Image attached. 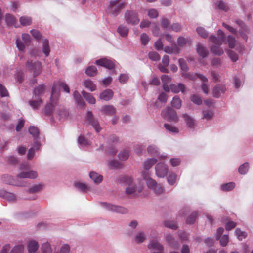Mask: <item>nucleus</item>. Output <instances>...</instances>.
<instances>
[{
	"label": "nucleus",
	"instance_id": "1",
	"mask_svg": "<svg viewBox=\"0 0 253 253\" xmlns=\"http://www.w3.org/2000/svg\"><path fill=\"white\" fill-rule=\"evenodd\" d=\"M217 35V37L213 35H211L209 37L210 42L214 44V45L210 47V49L213 54L218 56H221L224 53V51L220 46L224 42L225 34L221 30H218Z\"/></svg>",
	"mask_w": 253,
	"mask_h": 253
},
{
	"label": "nucleus",
	"instance_id": "2",
	"mask_svg": "<svg viewBox=\"0 0 253 253\" xmlns=\"http://www.w3.org/2000/svg\"><path fill=\"white\" fill-rule=\"evenodd\" d=\"M59 98V92L56 91V85H54L52 87L50 100L49 103L45 107L44 113L45 115H50L54 108L57 104Z\"/></svg>",
	"mask_w": 253,
	"mask_h": 253
},
{
	"label": "nucleus",
	"instance_id": "3",
	"mask_svg": "<svg viewBox=\"0 0 253 253\" xmlns=\"http://www.w3.org/2000/svg\"><path fill=\"white\" fill-rule=\"evenodd\" d=\"M161 116L169 122H177L178 117L176 112L170 107H167L161 112Z\"/></svg>",
	"mask_w": 253,
	"mask_h": 253
},
{
	"label": "nucleus",
	"instance_id": "4",
	"mask_svg": "<svg viewBox=\"0 0 253 253\" xmlns=\"http://www.w3.org/2000/svg\"><path fill=\"white\" fill-rule=\"evenodd\" d=\"M26 67L29 71L33 73L34 77L38 76L42 69V64L40 62H33L31 60H28L26 62Z\"/></svg>",
	"mask_w": 253,
	"mask_h": 253
},
{
	"label": "nucleus",
	"instance_id": "5",
	"mask_svg": "<svg viewBox=\"0 0 253 253\" xmlns=\"http://www.w3.org/2000/svg\"><path fill=\"white\" fill-rule=\"evenodd\" d=\"M120 0H115L110 1L109 10L112 14L117 15L121 10L124 8V4L120 3Z\"/></svg>",
	"mask_w": 253,
	"mask_h": 253
},
{
	"label": "nucleus",
	"instance_id": "6",
	"mask_svg": "<svg viewBox=\"0 0 253 253\" xmlns=\"http://www.w3.org/2000/svg\"><path fill=\"white\" fill-rule=\"evenodd\" d=\"M126 22L128 24H137L139 22L137 13L134 11H126L125 14Z\"/></svg>",
	"mask_w": 253,
	"mask_h": 253
},
{
	"label": "nucleus",
	"instance_id": "7",
	"mask_svg": "<svg viewBox=\"0 0 253 253\" xmlns=\"http://www.w3.org/2000/svg\"><path fill=\"white\" fill-rule=\"evenodd\" d=\"M168 167L164 163H158L155 166L156 175L160 178L164 177L168 173Z\"/></svg>",
	"mask_w": 253,
	"mask_h": 253
},
{
	"label": "nucleus",
	"instance_id": "8",
	"mask_svg": "<svg viewBox=\"0 0 253 253\" xmlns=\"http://www.w3.org/2000/svg\"><path fill=\"white\" fill-rule=\"evenodd\" d=\"M195 76L199 78L202 81L201 86V89L205 94H208L209 90V85L207 83L208 81V78L202 74H196L194 76L191 75V80L194 79Z\"/></svg>",
	"mask_w": 253,
	"mask_h": 253
},
{
	"label": "nucleus",
	"instance_id": "9",
	"mask_svg": "<svg viewBox=\"0 0 253 253\" xmlns=\"http://www.w3.org/2000/svg\"><path fill=\"white\" fill-rule=\"evenodd\" d=\"M85 122L88 124L92 125L96 132H98L101 130V127L98 122L93 117V115L91 111H89L87 112Z\"/></svg>",
	"mask_w": 253,
	"mask_h": 253
},
{
	"label": "nucleus",
	"instance_id": "10",
	"mask_svg": "<svg viewBox=\"0 0 253 253\" xmlns=\"http://www.w3.org/2000/svg\"><path fill=\"white\" fill-rule=\"evenodd\" d=\"M121 181L128 185L126 189V192L127 194H132L137 190L136 186L132 184V179L131 177L128 176H123L121 178Z\"/></svg>",
	"mask_w": 253,
	"mask_h": 253
},
{
	"label": "nucleus",
	"instance_id": "11",
	"mask_svg": "<svg viewBox=\"0 0 253 253\" xmlns=\"http://www.w3.org/2000/svg\"><path fill=\"white\" fill-rule=\"evenodd\" d=\"M103 205L111 211L120 213H126L128 212L127 209L121 206H116L107 203H103Z\"/></svg>",
	"mask_w": 253,
	"mask_h": 253
},
{
	"label": "nucleus",
	"instance_id": "12",
	"mask_svg": "<svg viewBox=\"0 0 253 253\" xmlns=\"http://www.w3.org/2000/svg\"><path fill=\"white\" fill-rule=\"evenodd\" d=\"M95 64L109 69H113L115 67L113 61L106 58L97 60L95 61Z\"/></svg>",
	"mask_w": 253,
	"mask_h": 253
},
{
	"label": "nucleus",
	"instance_id": "13",
	"mask_svg": "<svg viewBox=\"0 0 253 253\" xmlns=\"http://www.w3.org/2000/svg\"><path fill=\"white\" fill-rule=\"evenodd\" d=\"M226 90L225 85L218 84L215 85L212 89L213 96L215 98H219L221 94L224 93Z\"/></svg>",
	"mask_w": 253,
	"mask_h": 253
},
{
	"label": "nucleus",
	"instance_id": "14",
	"mask_svg": "<svg viewBox=\"0 0 253 253\" xmlns=\"http://www.w3.org/2000/svg\"><path fill=\"white\" fill-rule=\"evenodd\" d=\"M179 63L182 71V76L185 78H188L190 76V74L188 72V67L185 61L183 59H179Z\"/></svg>",
	"mask_w": 253,
	"mask_h": 253
},
{
	"label": "nucleus",
	"instance_id": "15",
	"mask_svg": "<svg viewBox=\"0 0 253 253\" xmlns=\"http://www.w3.org/2000/svg\"><path fill=\"white\" fill-rule=\"evenodd\" d=\"M38 176V173L36 171L31 170L29 171H24L20 172L17 176L18 178H30L35 179Z\"/></svg>",
	"mask_w": 253,
	"mask_h": 253
},
{
	"label": "nucleus",
	"instance_id": "16",
	"mask_svg": "<svg viewBox=\"0 0 253 253\" xmlns=\"http://www.w3.org/2000/svg\"><path fill=\"white\" fill-rule=\"evenodd\" d=\"M42 103V100L40 97H34V96L32 100L29 101V105L34 110L38 109Z\"/></svg>",
	"mask_w": 253,
	"mask_h": 253
},
{
	"label": "nucleus",
	"instance_id": "17",
	"mask_svg": "<svg viewBox=\"0 0 253 253\" xmlns=\"http://www.w3.org/2000/svg\"><path fill=\"white\" fill-rule=\"evenodd\" d=\"M196 51L198 54L203 58L207 57L208 54L207 48L201 44H198L196 46Z\"/></svg>",
	"mask_w": 253,
	"mask_h": 253
},
{
	"label": "nucleus",
	"instance_id": "18",
	"mask_svg": "<svg viewBox=\"0 0 253 253\" xmlns=\"http://www.w3.org/2000/svg\"><path fill=\"white\" fill-rule=\"evenodd\" d=\"M113 96V92L111 89H106L103 91L99 96L101 99L108 101L110 100Z\"/></svg>",
	"mask_w": 253,
	"mask_h": 253
},
{
	"label": "nucleus",
	"instance_id": "19",
	"mask_svg": "<svg viewBox=\"0 0 253 253\" xmlns=\"http://www.w3.org/2000/svg\"><path fill=\"white\" fill-rule=\"evenodd\" d=\"M170 90L175 93H179L180 91L183 93L185 90V86L182 84H178L177 85L171 84L170 85Z\"/></svg>",
	"mask_w": 253,
	"mask_h": 253
},
{
	"label": "nucleus",
	"instance_id": "20",
	"mask_svg": "<svg viewBox=\"0 0 253 253\" xmlns=\"http://www.w3.org/2000/svg\"><path fill=\"white\" fill-rule=\"evenodd\" d=\"M0 196L3 197L4 199L9 201H13L16 200V197L14 194L5 190L0 191Z\"/></svg>",
	"mask_w": 253,
	"mask_h": 253
},
{
	"label": "nucleus",
	"instance_id": "21",
	"mask_svg": "<svg viewBox=\"0 0 253 253\" xmlns=\"http://www.w3.org/2000/svg\"><path fill=\"white\" fill-rule=\"evenodd\" d=\"M73 96L75 99L76 100L77 103L80 107H84L85 106V102L84 101L83 99L78 91H74Z\"/></svg>",
	"mask_w": 253,
	"mask_h": 253
},
{
	"label": "nucleus",
	"instance_id": "22",
	"mask_svg": "<svg viewBox=\"0 0 253 253\" xmlns=\"http://www.w3.org/2000/svg\"><path fill=\"white\" fill-rule=\"evenodd\" d=\"M149 249H153L158 251H163V246L156 240L151 241L148 246Z\"/></svg>",
	"mask_w": 253,
	"mask_h": 253
},
{
	"label": "nucleus",
	"instance_id": "23",
	"mask_svg": "<svg viewBox=\"0 0 253 253\" xmlns=\"http://www.w3.org/2000/svg\"><path fill=\"white\" fill-rule=\"evenodd\" d=\"M102 111L103 113L112 115L115 113L116 109L112 105H105L102 107Z\"/></svg>",
	"mask_w": 253,
	"mask_h": 253
},
{
	"label": "nucleus",
	"instance_id": "24",
	"mask_svg": "<svg viewBox=\"0 0 253 253\" xmlns=\"http://www.w3.org/2000/svg\"><path fill=\"white\" fill-rule=\"evenodd\" d=\"M45 91V86L44 85H40L36 87L34 92V97H40L43 94Z\"/></svg>",
	"mask_w": 253,
	"mask_h": 253
},
{
	"label": "nucleus",
	"instance_id": "25",
	"mask_svg": "<svg viewBox=\"0 0 253 253\" xmlns=\"http://www.w3.org/2000/svg\"><path fill=\"white\" fill-rule=\"evenodd\" d=\"M82 93L84 97L86 100L90 104H94L96 102L95 98L92 96V95L89 93L86 92L84 91H83Z\"/></svg>",
	"mask_w": 253,
	"mask_h": 253
},
{
	"label": "nucleus",
	"instance_id": "26",
	"mask_svg": "<svg viewBox=\"0 0 253 253\" xmlns=\"http://www.w3.org/2000/svg\"><path fill=\"white\" fill-rule=\"evenodd\" d=\"M38 249V244L35 241H31L28 244V250L29 253H34Z\"/></svg>",
	"mask_w": 253,
	"mask_h": 253
},
{
	"label": "nucleus",
	"instance_id": "27",
	"mask_svg": "<svg viewBox=\"0 0 253 253\" xmlns=\"http://www.w3.org/2000/svg\"><path fill=\"white\" fill-rule=\"evenodd\" d=\"M90 178L93 180L94 183L96 184L100 183L102 181L103 177L101 175L94 172H91L89 174Z\"/></svg>",
	"mask_w": 253,
	"mask_h": 253
},
{
	"label": "nucleus",
	"instance_id": "28",
	"mask_svg": "<svg viewBox=\"0 0 253 253\" xmlns=\"http://www.w3.org/2000/svg\"><path fill=\"white\" fill-rule=\"evenodd\" d=\"M43 47L42 51L46 57H47L50 53V50L49 46L48 40L47 39L42 40Z\"/></svg>",
	"mask_w": 253,
	"mask_h": 253
},
{
	"label": "nucleus",
	"instance_id": "29",
	"mask_svg": "<svg viewBox=\"0 0 253 253\" xmlns=\"http://www.w3.org/2000/svg\"><path fill=\"white\" fill-rule=\"evenodd\" d=\"M224 42L223 43H228V46L230 48H233L235 47L236 43L235 39L232 36H228L227 37V41L224 39Z\"/></svg>",
	"mask_w": 253,
	"mask_h": 253
},
{
	"label": "nucleus",
	"instance_id": "30",
	"mask_svg": "<svg viewBox=\"0 0 253 253\" xmlns=\"http://www.w3.org/2000/svg\"><path fill=\"white\" fill-rule=\"evenodd\" d=\"M147 151L150 155L157 157L159 156V152L158 150V148L155 146H149L147 148Z\"/></svg>",
	"mask_w": 253,
	"mask_h": 253
},
{
	"label": "nucleus",
	"instance_id": "31",
	"mask_svg": "<svg viewBox=\"0 0 253 253\" xmlns=\"http://www.w3.org/2000/svg\"><path fill=\"white\" fill-rule=\"evenodd\" d=\"M171 105L176 109H179L181 106V100L177 96H175L171 102Z\"/></svg>",
	"mask_w": 253,
	"mask_h": 253
},
{
	"label": "nucleus",
	"instance_id": "32",
	"mask_svg": "<svg viewBox=\"0 0 253 253\" xmlns=\"http://www.w3.org/2000/svg\"><path fill=\"white\" fill-rule=\"evenodd\" d=\"M166 240L168 244L174 248H176L178 247V243L175 241L173 237L169 234L166 236Z\"/></svg>",
	"mask_w": 253,
	"mask_h": 253
},
{
	"label": "nucleus",
	"instance_id": "33",
	"mask_svg": "<svg viewBox=\"0 0 253 253\" xmlns=\"http://www.w3.org/2000/svg\"><path fill=\"white\" fill-rule=\"evenodd\" d=\"M84 86L89 89L91 91L96 90V86L93 82L90 80H86L84 82Z\"/></svg>",
	"mask_w": 253,
	"mask_h": 253
},
{
	"label": "nucleus",
	"instance_id": "34",
	"mask_svg": "<svg viewBox=\"0 0 253 253\" xmlns=\"http://www.w3.org/2000/svg\"><path fill=\"white\" fill-rule=\"evenodd\" d=\"M157 161L156 158H151L148 159L144 162V167L146 170H149L152 166L155 164Z\"/></svg>",
	"mask_w": 253,
	"mask_h": 253
},
{
	"label": "nucleus",
	"instance_id": "35",
	"mask_svg": "<svg viewBox=\"0 0 253 253\" xmlns=\"http://www.w3.org/2000/svg\"><path fill=\"white\" fill-rule=\"evenodd\" d=\"M97 69L94 66L88 67L85 71L86 74L89 76H94L96 75Z\"/></svg>",
	"mask_w": 253,
	"mask_h": 253
},
{
	"label": "nucleus",
	"instance_id": "36",
	"mask_svg": "<svg viewBox=\"0 0 253 253\" xmlns=\"http://www.w3.org/2000/svg\"><path fill=\"white\" fill-rule=\"evenodd\" d=\"M225 51L232 62H236L238 59V56L236 53L230 49H225Z\"/></svg>",
	"mask_w": 253,
	"mask_h": 253
},
{
	"label": "nucleus",
	"instance_id": "37",
	"mask_svg": "<svg viewBox=\"0 0 253 253\" xmlns=\"http://www.w3.org/2000/svg\"><path fill=\"white\" fill-rule=\"evenodd\" d=\"M5 21L8 26H12L15 25L16 19L13 15L7 14L5 15Z\"/></svg>",
	"mask_w": 253,
	"mask_h": 253
},
{
	"label": "nucleus",
	"instance_id": "38",
	"mask_svg": "<svg viewBox=\"0 0 253 253\" xmlns=\"http://www.w3.org/2000/svg\"><path fill=\"white\" fill-rule=\"evenodd\" d=\"M19 20L21 24L23 26L30 25L32 23L31 18L28 16H22Z\"/></svg>",
	"mask_w": 253,
	"mask_h": 253
},
{
	"label": "nucleus",
	"instance_id": "39",
	"mask_svg": "<svg viewBox=\"0 0 253 253\" xmlns=\"http://www.w3.org/2000/svg\"><path fill=\"white\" fill-rule=\"evenodd\" d=\"M203 119L207 120L211 119L214 115V111L211 110H205L203 112Z\"/></svg>",
	"mask_w": 253,
	"mask_h": 253
},
{
	"label": "nucleus",
	"instance_id": "40",
	"mask_svg": "<svg viewBox=\"0 0 253 253\" xmlns=\"http://www.w3.org/2000/svg\"><path fill=\"white\" fill-rule=\"evenodd\" d=\"M75 186L82 192H86L89 190V188L84 183L77 182L74 184Z\"/></svg>",
	"mask_w": 253,
	"mask_h": 253
},
{
	"label": "nucleus",
	"instance_id": "41",
	"mask_svg": "<svg viewBox=\"0 0 253 253\" xmlns=\"http://www.w3.org/2000/svg\"><path fill=\"white\" fill-rule=\"evenodd\" d=\"M43 188V185L42 184H38L32 186L29 190L28 192L31 193H36L42 190Z\"/></svg>",
	"mask_w": 253,
	"mask_h": 253
},
{
	"label": "nucleus",
	"instance_id": "42",
	"mask_svg": "<svg viewBox=\"0 0 253 253\" xmlns=\"http://www.w3.org/2000/svg\"><path fill=\"white\" fill-rule=\"evenodd\" d=\"M117 31L120 34V35L124 37L127 35L128 32V29L126 27L121 25L118 28Z\"/></svg>",
	"mask_w": 253,
	"mask_h": 253
},
{
	"label": "nucleus",
	"instance_id": "43",
	"mask_svg": "<svg viewBox=\"0 0 253 253\" xmlns=\"http://www.w3.org/2000/svg\"><path fill=\"white\" fill-rule=\"evenodd\" d=\"M29 132L34 138H37L39 136V129L35 126H30L29 128Z\"/></svg>",
	"mask_w": 253,
	"mask_h": 253
},
{
	"label": "nucleus",
	"instance_id": "44",
	"mask_svg": "<svg viewBox=\"0 0 253 253\" xmlns=\"http://www.w3.org/2000/svg\"><path fill=\"white\" fill-rule=\"evenodd\" d=\"M249 165L248 163H245L239 168V172L241 174H245L248 171Z\"/></svg>",
	"mask_w": 253,
	"mask_h": 253
},
{
	"label": "nucleus",
	"instance_id": "45",
	"mask_svg": "<svg viewBox=\"0 0 253 253\" xmlns=\"http://www.w3.org/2000/svg\"><path fill=\"white\" fill-rule=\"evenodd\" d=\"M235 187V183L233 182H229L223 184L221 188L224 191H229L232 190Z\"/></svg>",
	"mask_w": 253,
	"mask_h": 253
},
{
	"label": "nucleus",
	"instance_id": "46",
	"mask_svg": "<svg viewBox=\"0 0 253 253\" xmlns=\"http://www.w3.org/2000/svg\"><path fill=\"white\" fill-rule=\"evenodd\" d=\"M164 127L168 131L170 132L177 133L179 132L178 128L170 125L165 124H164Z\"/></svg>",
	"mask_w": 253,
	"mask_h": 253
},
{
	"label": "nucleus",
	"instance_id": "47",
	"mask_svg": "<svg viewBox=\"0 0 253 253\" xmlns=\"http://www.w3.org/2000/svg\"><path fill=\"white\" fill-rule=\"evenodd\" d=\"M24 246L23 245L15 246L11 250L10 253H23Z\"/></svg>",
	"mask_w": 253,
	"mask_h": 253
},
{
	"label": "nucleus",
	"instance_id": "48",
	"mask_svg": "<svg viewBox=\"0 0 253 253\" xmlns=\"http://www.w3.org/2000/svg\"><path fill=\"white\" fill-rule=\"evenodd\" d=\"M146 235L143 232L139 233L135 237V241L137 243L143 242L146 239Z\"/></svg>",
	"mask_w": 253,
	"mask_h": 253
},
{
	"label": "nucleus",
	"instance_id": "49",
	"mask_svg": "<svg viewBox=\"0 0 253 253\" xmlns=\"http://www.w3.org/2000/svg\"><path fill=\"white\" fill-rule=\"evenodd\" d=\"M235 234L239 240H242L243 239H245L247 236V234L245 232H243L238 228L235 230Z\"/></svg>",
	"mask_w": 253,
	"mask_h": 253
},
{
	"label": "nucleus",
	"instance_id": "50",
	"mask_svg": "<svg viewBox=\"0 0 253 253\" xmlns=\"http://www.w3.org/2000/svg\"><path fill=\"white\" fill-rule=\"evenodd\" d=\"M42 249L43 253H51L50 245L48 242L42 245Z\"/></svg>",
	"mask_w": 253,
	"mask_h": 253
},
{
	"label": "nucleus",
	"instance_id": "51",
	"mask_svg": "<svg viewBox=\"0 0 253 253\" xmlns=\"http://www.w3.org/2000/svg\"><path fill=\"white\" fill-rule=\"evenodd\" d=\"M161 24L163 28L165 29H169V30L170 21L168 19L163 17L161 21Z\"/></svg>",
	"mask_w": 253,
	"mask_h": 253
},
{
	"label": "nucleus",
	"instance_id": "52",
	"mask_svg": "<svg viewBox=\"0 0 253 253\" xmlns=\"http://www.w3.org/2000/svg\"><path fill=\"white\" fill-rule=\"evenodd\" d=\"M119 158L121 160H126L129 157V153L127 150L121 151L118 155Z\"/></svg>",
	"mask_w": 253,
	"mask_h": 253
},
{
	"label": "nucleus",
	"instance_id": "53",
	"mask_svg": "<svg viewBox=\"0 0 253 253\" xmlns=\"http://www.w3.org/2000/svg\"><path fill=\"white\" fill-rule=\"evenodd\" d=\"M149 58L153 61H158L160 59V56L159 54L156 52H150L149 53Z\"/></svg>",
	"mask_w": 253,
	"mask_h": 253
},
{
	"label": "nucleus",
	"instance_id": "54",
	"mask_svg": "<svg viewBox=\"0 0 253 253\" xmlns=\"http://www.w3.org/2000/svg\"><path fill=\"white\" fill-rule=\"evenodd\" d=\"M197 32L202 38H206L208 37V32L202 27H198L196 29Z\"/></svg>",
	"mask_w": 253,
	"mask_h": 253
},
{
	"label": "nucleus",
	"instance_id": "55",
	"mask_svg": "<svg viewBox=\"0 0 253 253\" xmlns=\"http://www.w3.org/2000/svg\"><path fill=\"white\" fill-rule=\"evenodd\" d=\"M165 226L172 229L175 230L177 228V224L175 222L170 221H167L164 223Z\"/></svg>",
	"mask_w": 253,
	"mask_h": 253
},
{
	"label": "nucleus",
	"instance_id": "56",
	"mask_svg": "<svg viewBox=\"0 0 253 253\" xmlns=\"http://www.w3.org/2000/svg\"><path fill=\"white\" fill-rule=\"evenodd\" d=\"M229 237L228 235H224L220 238V243L223 247L226 246L227 245Z\"/></svg>",
	"mask_w": 253,
	"mask_h": 253
},
{
	"label": "nucleus",
	"instance_id": "57",
	"mask_svg": "<svg viewBox=\"0 0 253 253\" xmlns=\"http://www.w3.org/2000/svg\"><path fill=\"white\" fill-rule=\"evenodd\" d=\"M191 101L198 105L201 104L202 102L201 97L196 95H193L191 97Z\"/></svg>",
	"mask_w": 253,
	"mask_h": 253
},
{
	"label": "nucleus",
	"instance_id": "58",
	"mask_svg": "<svg viewBox=\"0 0 253 253\" xmlns=\"http://www.w3.org/2000/svg\"><path fill=\"white\" fill-rule=\"evenodd\" d=\"M153 190L155 191V193L158 195L162 194L164 191V187L160 184H157Z\"/></svg>",
	"mask_w": 253,
	"mask_h": 253
},
{
	"label": "nucleus",
	"instance_id": "59",
	"mask_svg": "<svg viewBox=\"0 0 253 253\" xmlns=\"http://www.w3.org/2000/svg\"><path fill=\"white\" fill-rule=\"evenodd\" d=\"M150 41V38L149 36L145 33H143L141 35V42L143 45H146L149 41Z\"/></svg>",
	"mask_w": 253,
	"mask_h": 253
},
{
	"label": "nucleus",
	"instance_id": "60",
	"mask_svg": "<svg viewBox=\"0 0 253 253\" xmlns=\"http://www.w3.org/2000/svg\"><path fill=\"white\" fill-rule=\"evenodd\" d=\"M169 29L175 32L180 31L182 29V26L177 23L172 24L169 27Z\"/></svg>",
	"mask_w": 253,
	"mask_h": 253
},
{
	"label": "nucleus",
	"instance_id": "61",
	"mask_svg": "<svg viewBox=\"0 0 253 253\" xmlns=\"http://www.w3.org/2000/svg\"><path fill=\"white\" fill-rule=\"evenodd\" d=\"M30 33L36 40H41L42 38V35L39 31L35 29H32L30 31Z\"/></svg>",
	"mask_w": 253,
	"mask_h": 253
},
{
	"label": "nucleus",
	"instance_id": "62",
	"mask_svg": "<svg viewBox=\"0 0 253 253\" xmlns=\"http://www.w3.org/2000/svg\"><path fill=\"white\" fill-rule=\"evenodd\" d=\"M147 185L149 188L153 189V188L158 184L156 181L152 178H148L146 181Z\"/></svg>",
	"mask_w": 253,
	"mask_h": 253
},
{
	"label": "nucleus",
	"instance_id": "63",
	"mask_svg": "<svg viewBox=\"0 0 253 253\" xmlns=\"http://www.w3.org/2000/svg\"><path fill=\"white\" fill-rule=\"evenodd\" d=\"M176 175L175 174H170L167 178L168 183L170 185H173L176 181Z\"/></svg>",
	"mask_w": 253,
	"mask_h": 253
},
{
	"label": "nucleus",
	"instance_id": "64",
	"mask_svg": "<svg viewBox=\"0 0 253 253\" xmlns=\"http://www.w3.org/2000/svg\"><path fill=\"white\" fill-rule=\"evenodd\" d=\"M148 15L150 18H156L158 16V12L155 9H151L148 12Z\"/></svg>",
	"mask_w": 253,
	"mask_h": 253
}]
</instances>
